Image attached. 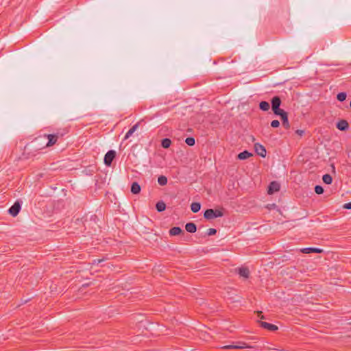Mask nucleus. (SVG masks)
<instances>
[{
    "instance_id": "393cba45",
    "label": "nucleus",
    "mask_w": 351,
    "mask_h": 351,
    "mask_svg": "<svg viewBox=\"0 0 351 351\" xmlns=\"http://www.w3.org/2000/svg\"><path fill=\"white\" fill-rule=\"evenodd\" d=\"M282 119V125L286 128L289 129L290 128V124L288 119V115H285Z\"/></svg>"
},
{
    "instance_id": "1a4fd4ad",
    "label": "nucleus",
    "mask_w": 351,
    "mask_h": 351,
    "mask_svg": "<svg viewBox=\"0 0 351 351\" xmlns=\"http://www.w3.org/2000/svg\"><path fill=\"white\" fill-rule=\"evenodd\" d=\"M259 324L262 328L267 329L268 330H270V331H275V330H278L277 326L272 324L265 322H260Z\"/></svg>"
},
{
    "instance_id": "2eb2a0df",
    "label": "nucleus",
    "mask_w": 351,
    "mask_h": 351,
    "mask_svg": "<svg viewBox=\"0 0 351 351\" xmlns=\"http://www.w3.org/2000/svg\"><path fill=\"white\" fill-rule=\"evenodd\" d=\"M251 156H252V154L245 150L239 154L237 158L239 160H245Z\"/></svg>"
},
{
    "instance_id": "f03ea898",
    "label": "nucleus",
    "mask_w": 351,
    "mask_h": 351,
    "mask_svg": "<svg viewBox=\"0 0 351 351\" xmlns=\"http://www.w3.org/2000/svg\"><path fill=\"white\" fill-rule=\"evenodd\" d=\"M223 215V213L221 210L217 209H212L209 208L205 210L204 217L206 219H213L217 217H221Z\"/></svg>"
},
{
    "instance_id": "4468645a",
    "label": "nucleus",
    "mask_w": 351,
    "mask_h": 351,
    "mask_svg": "<svg viewBox=\"0 0 351 351\" xmlns=\"http://www.w3.org/2000/svg\"><path fill=\"white\" fill-rule=\"evenodd\" d=\"M185 229L188 232L194 233L197 230V227L194 223L190 222L186 224Z\"/></svg>"
},
{
    "instance_id": "f257e3e1",
    "label": "nucleus",
    "mask_w": 351,
    "mask_h": 351,
    "mask_svg": "<svg viewBox=\"0 0 351 351\" xmlns=\"http://www.w3.org/2000/svg\"><path fill=\"white\" fill-rule=\"evenodd\" d=\"M47 139V143L43 146V147H51L53 145H55L58 141L57 135H55L53 134H44L43 136H38L36 138L34 141V143L36 144V147H39V141L42 140Z\"/></svg>"
},
{
    "instance_id": "dca6fc26",
    "label": "nucleus",
    "mask_w": 351,
    "mask_h": 351,
    "mask_svg": "<svg viewBox=\"0 0 351 351\" xmlns=\"http://www.w3.org/2000/svg\"><path fill=\"white\" fill-rule=\"evenodd\" d=\"M141 191V186L138 184V182H133L131 186V192L133 194H138Z\"/></svg>"
},
{
    "instance_id": "72a5a7b5",
    "label": "nucleus",
    "mask_w": 351,
    "mask_h": 351,
    "mask_svg": "<svg viewBox=\"0 0 351 351\" xmlns=\"http://www.w3.org/2000/svg\"><path fill=\"white\" fill-rule=\"evenodd\" d=\"M296 133L298 134H299L300 136H302L304 134V131L303 130H296Z\"/></svg>"
},
{
    "instance_id": "e433bc0d",
    "label": "nucleus",
    "mask_w": 351,
    "mask_h": 351,
    "mask_svg": "<svg viewBox=\"0 0 351 351\" xmlns=\"http://www.w3.org/2000/svg\"><path fill=\"white\" fill-rule=\"evenodd\" d=\"M275 206H276V205H275V204H272V205L271 206V208H273V207H275Z\"/></svg>"
},
{
    "instance_id": "20e7f679",
    "label": "nucleus",
    "mask_w": 351,
    "mask_h": 351,
    "mask_svg": "<svg viewBox=\"0 0 351 351\" xmlns=\"http://www.w3.org/2000/svg\"><path fill=\"white\" fill-rule=\"evenodd\" d=\"M116 156V152L114 150L108 151L104 156V163L107 166H110L112 160Z\"/></svg>"
},
{
    "instance_id": "aec40b11",
    "label": "nucleus",
    "mask_w": 351,
    "mask_h": 351,
    "mask_svg": "<svg viewBox=\"0 0 351 351\" xmlns=\"http://www.w3.org/2000/svg\"><path fill=\"white\" fill-rule=\"evenodd\" d=\"M171 144V141L169 138H165L162 140L161 145L163 148H169Z\"/></svg>"
},
{
    "instance_id": "4be33fe9",
    "label": "nucleus",
    "mask_w": 351,
    "mask_h": 351,
    "mask_svg": "<svg viewBox=\"0 0 351 351\" xmlns=\"http://www.w3.org/2000/svg\"><path fill=\"white\" fill-rule=\"evenodd\" d=\"M323 182L327 184H330L332 182V178L329 174H325L322 177Z\"/></svg>"
},
{
    "instance_id": "423d86ee",
    "label": "nucleus",
    "mask_w": 351,
    "mask_h": 351,
    "mask_svg": "<svg viewBox=\"0 0 351 351\" xmlns=\"http://www.w3.org/2000/svg\"><path fill=\"white\" fill-rule=\"evenodd\" d=\"M254 149L256 153L259 155L260 156L265 158L266 156V149L264 146L262 145L256 143L254 144Z\"/></svg>"
},
{
    "instance_id": "f8f14e48",
    "label": "nucleus",
    "mask_w": 351,
    "mask_h": 351,
    "mask_svg": "<svg viewBox=\"0 0 351 351\" xmlns=\"http://www.w3.org/2000/svg\"><path fill=\"white\" fill-rule=\"evenodd\" d=\"M302 253L309 254L312 252L315 253H322L323 252L322 249L316 248V247H306L301 250Z\"/></svg>"
},
{
    "instance_id": "c85d7f7f",
    "label": "nucleus",
    "mask_w": 351,
    "mask_h": 351,
    "mask_svg": "<svg viewBox=\"0 0 351 351\" xmlns=\"http://www.w3.org/2000/svg\"><path fill=\"white\" fill-rule=\"evenodd\" d=\"M315 192L318 195L322 194L324 193V189L322 186L317 185L315 187Z\"/></svg>"
},
{
    "instance_id": "f704fd0d",
    "label": "nucleus",
    "mask_w": 351,
    "mask_h": 351,
    "mask_svg": "<svg viewBox=\"0 0 351 351\" xmlns=\"http://www.w3.org/2000/svg\"><path fill=\"white\" fill-rule=\"evenodd\" d=\"M257 313H258V317H260L261 319L265 318L264 316L261 315L262 314L261 311H258Z\"/></svg>"
},
{
    "instance_id": "7c9ffc66",
    "label": "nucleus",
    "mask_w": 351,
    "mask_h": 351,
    "mask_svg": "<svg viewBox=\"0 0 351 351\" xmlns=\"http://www.w3.org/2000/svg\"><path fill=\"white\" fill-rule=\"evenodd\" d=\"M280 125V122L278 120H274L271 122L272 128H278Z\"/></svg>"
},
{
    "instance_id": "b1692460",
    "label": "nucleus",
    "mask_w": 351,
    "mask_h": 351,
    "mask_svg": "<svg viewBox=\"0 0 351 351\" xmlns=\"http://www.w3.org/2000/svg\"><path fill=\"white\" fill-rule=\"evenodd\" d=\"M273 111L275 114L280 116L281 119H282L285 115H288L284 110L280 108L277 110H274Z\"/></svg>"
},
{
    "instance_id": "a211bd4d",
    "label": "nucleus",
    "mask_w": 351,
    "mask_h": 351,
    "mask_svg": "<svg viewBox=\"0 0 351 351\" xmlns=\"http://www.w3.org/2000/svg\"><path fill=\"white\" fill-rule=\"evenodd\" d=\"M156 208L158 212H162L165 210L166 204L163 201H159L156 203Z\"/></svg>"
},
{
    "instance_id": "6e6552de",
    "label": "nucleus",
    "mask_w": 351,
    "mask_h": 351,
    "mask_svg": "<svg viewBox=\"0 0 351 351\" xmlns=\"http://www.w3.org/2000/svg\"><path fill=\"white\" fill-rule=\"evenodd\" d=\"M337 128L341 131H346L349 128V124L346 120L341 119L337 122Z\"/></svg>"
},
{
    "instance_id": "bb28decb",
    "label": "nucleus",
    "mask_w": 351,
    "mask_h": 351,
    "mask_svg": "<svg viewBox=\"0 0 351 351\" xmlns=\"http://www.w3.org/2000/svg\"><path fill=\"white\" fill-rule=\"evenodd\" d=\"M347 95L346 93H339L337 94V98L339 101H343L346 100Z\"/></svg>"
},
{
    "instance_id": "a878e982",
    "label": "nucleus",
    "mask_w": 351,
    "mask_h": 351,
    "mask_svg": "<svg viewBox=\"0 0 351 351\" xmlns=\"http://www.w3.org/2000/svg\"><path fill=\"white\" fill-rule=\"evenodd\" d=\"M66 133H68V130L66 129H63L61 130H58L54 134L57 135V138H59L62 137Z\"/></svg>"
},
{
    "instance_id": "6ab92c4d",
    "label": "nucleus",
    "mask_w": 351,
    "mask_h": 351,
    "mask_svg": "<svg viewBox=\"0 0 351 351\" xmlns=\"http://www.w3.org/2000/svg\"><path fill=\"white\" fill-rule=\"evenodd\" d=\"M201 208V204L199 202H193L191 205V209L193 213H197Z\"/></svg>"
},
{
    "instance_id": "cd10ccee",
    "label": "nucleus",
    "mask_w": 351,
    "mask_h": 351,
    "mask_svg": "<svg viewBox=\"0 0 351 351\" xmlns=\"http://www.w3.org/2000/svg\"><path fill=\"white\" fill-rule=\"evenodd\" d=\"M185 143L189 146H193L195 145V141L193 137H188L186 138Z\"/></svg>"
},
{
    "instance_id": "2f4dec72",
    "label": "nucleus",
    "mask_w": 351,
    "mask_h": 351,
    "mask_svg": "<svg viewBox=\"0 0 351 351\" xmlns=\"http://www.w3.org/2000/svg\"><path fill=\"white\" fill-rule=\"evenodd\" d=\"M343 208L345 209H351V202L343 204Z\"/></svg>"
},
{
    "instance_id": "f3484780",
    "label": "nucleus",
    "mask_w": 351,
    "mask_h": 351,
    "mask_svg": "<svg viewBox=\"0 0 351 351\" xmlns=\"http://www.w3.org/2000/svg\"><path fill=\"white\" fill-rule=\"evenodd\" d=\"M181 232H182V230L180 227H173L169 230V234L171 236L179 235Z\"/></svg>"
},
{
    "instance_id": "412c9836",
    "label": "nucleus",
    "mask_w": 351,
    "mask_h": 351,
    "mask_svg": "<svg viewBox=\"0 0 351 351\" xmlns=\"http://www.w3.org/2000/svg\"><path fill=\"white\" fill-rule=\"evenodd\" d=\"M260 108L263 111H267L269 109V104L267 101H263L259 104Z\"/></svg>"
},
{
    "instance_id": "c756f323",
    "label": "nucleus",
    "mask_w": 351,
    "mask_h": 351,
    "mask_svg": "<svg viewBox=\"0 0 351 351\" xmlns=\"http://www.w3.org/2000/svg\"><path fill=\"white\" fill-rule=\"evenodd\" d=\"M217 233V230L215 228H209L207 230V235L208 236H213L215 235Z\"/></svg>"
},
{
    "instance_id": "9d476101",
    "label": "nucleus",
    "mask_w": 351,
    "mask_h": 351,
    "mask_svg": "<svg viewBox=\"0 0 351 351\" xmlns=\"http://www.w3.org/2000/svg\"><path fill=\"white\" fill-rule=\"evenodd\" d=\"M238 273L240 276L243 277L245 278H248L250 276V271L247 267H242L238 269Z\"/></svg>"
},
{
    "instance_id": "9b49d317",
    "label": "nucleus",
    "mask_w": 351,
    "mask_h": 351,
    "mask_svg": "<svg viewBox=\"0 0 351 351\" xmlns=\"http://www.w3.org/2000/svg\"><path fill=\"white\" fill-rule=\"evenodd\" d=\"M281 104V100L279 97H274L271 99V108L272 110H277L278 108H280V106Z\"/></svg>"
},
{
    "instance_id": "5701e85b",
    "label": "nucleus",
    "mask_w": 351,
    "mask_h": 351,
    "mask_svg": "<svg viewBox=\"0 0 351 351\" xmlns=\"http://www.w3.org/2000/svg\"><path fill=\"white\" fill-rule=\"evenodd\" d=\"M158 183L160 185V186H165L167 184V178L166 176H160L158 177Z\"/></svg>"
},
{
    "instance_id": "473e14b6",
    "label": "nucleus",
    "mask_w": 351,
    "mask_h": 351,
    "mask_svg": "<svg viewBox=\"0 0 351 351\" xmlns=\"http://www.w3.org/2000/svg\"><path fill=\"white\" fill-rule=\"evenodd\" d=\"M103 261H104V259H95V260L93 261V265H96V264H97V265H98L99 263H101V262H103Z\"/></svg>"
},
{
    "instance_id": "c9c22d12",
    "label": "nucleus",
    "mask_w": 351,
    "mask_h": 351,
    "mask_svg": "<svg viewBox=\"0 0 351 351\" xmlns=\"http://www.w3.org/2000/svg\"><path fill=\"white\" fill-rule=\"evenodd\" d=\"M275 206H276V205H275V204H272V205L271 206V208H273V207H275Z\"/></svg>"
},
{
    "instance_id": "ddd939ff",
    "label": "nucleus",
    "mask_w": 351,
    "mask_h": 351,
    "mask_svg": "<svg viewBox=\"0 0 351 351\" xmlns=\"http://www.w3.org/2000/svg\"><path fill=\"white\" fill-rule=\"evenodd\" d=\"M139 127V123H136L135 125H134L128 131V132L126 133V134L125 135V137H124V139H128L129 138L132 134Z\"/></svg>"
},
{
    "instance_id": "7ed1b4c3",
    "label": "nucleus",
    "mask_w": 351,
    "mask_h": 351,
    "mask_svg": "<svg viewBox=\"0 0 351 351\" xmlns=\"http://www.w3.org/2000/svg\"><path fill=\"white\" fill-rule=\"evenodd\" d=\"M21 208V202L17 200L14 202V204L9 208L8 213L10 215L13 217H16L19 213L20 212Z\"/></svg>"
},
{
    "instance_id": "4c0bfd02",
    "label": "nucleus",
    "mask_w": 351,
    "mask_h": 351,
    "mask_svg": "<svg viewBox=\"0 0 351 351\" xmlns=\"http://www.w3.org/2000/svg\"><path fill=\"white\" fill-rule=\"evenodd\" d=\"M350 108H351V101H350Z\"/></svg>"
},
{
    "instance_id": "39448f33",
    "label": "nucleus",
    "mask_w": 351,
    "mask_h": 351,
    "mask_svg": "<svg viewBox=\"0 0 351 351\" xmlns=\"http://www.w3.org/2000/svg\"><path fill=\"white\" fill-rule=\"evenodd\" d=\"M250 346L247 345L244 342H239L237 345H227L223 346L222 349H244V348H251Z\"/></svg>"
},
{
    "instance_id": "0eeeda50",
    "label": "nucleus",
    "mask_w": 351,
    "mask_h": 351,
    "mask_svg": "<svg viewBox=\"0 0 351 351\" xmlns=\"http://www.w3.org/2000/svg\"><path fill=\"white\" fill-rule=\"evenodd\" d=\"M280 189V184L276 181H273L269 184L268 186L267 193L268 194L271 195L274 193L278 191Z\"/></svg>"
}]
</instances>
